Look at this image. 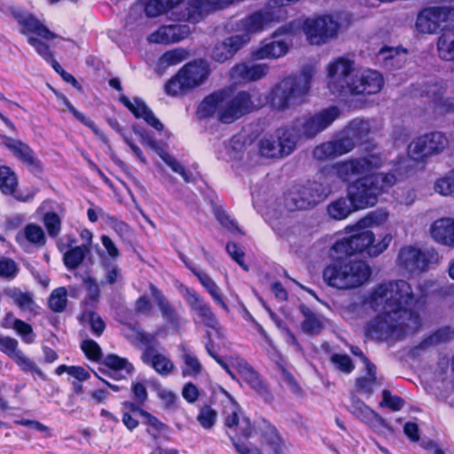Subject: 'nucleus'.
Listing matches in <instances>:
<instances>
[{
	"label": "nucleus",
	"mask_w": 454,
	"mask_h": 454,
	"mask_svg": "<svg viewBox=\"0 0 454 454\" xmlns=\"http://www.w3.org/2000/svg\"><path fill=\"white\" fill-rule=\"evenodd\" d=\"M183 1L184 0H148L145 3H137L130 8L127 22L129 24L134 22L136 18L133 19L132 16L141 15L142 10L145 11L148 17H157Z\"/></svg>",
	"instance_id": "25"
},
{
	"label": "nucleus",
	"mask_w": 454,
	"mask_h": 454,
	"mask_svg": "<svg viewBox=\"0 0 454 454\" xmlns=\"http://www.w3.org/2000/svg\"><path fill=\"white\" fill-rule=\"evenodd\" d=\"M369 131L368 121L355 119L346 128L344 136L316 146L313 150V157L317 160H326L346 154L351 152L356 143L362 141Z\"/></svg>",
	"instance_id": "7"
},
{
	"label": "nucleus",
	"mask_w": 454,
	"mask_h": 454,
	"mask_svg": "<svg viewBox=\"0 0 454 454\" xmlns=\"http://www.w3.org/2000/svg\"><path fill=\"white\" fill-rule=\"evenodd\" d=\"M364 364L367 370V376L358 378L356 386L358 391L370 396L376 385V368L368 359H364Z\"/></svg>",
	"instance_id": "43"
},
{
	"label": "nucleus",
	"mask_w": 454,
	"mask_h": 454,
	"mask_svg": "<svg viewBox=\"0 0 454 454\" xmlns=\"http://www.w3.org/2000/svg\"><path fill=\"white\" fill-rule=\"evenodd\" d=\"M231 364L237 368L240 377L257 393L268 395L269 392L265 384L260 379L258 373L239 356L231 357Z\"/></svg>",
	"instance_id": "31"
},
{
	"label": "nucleus",
	"mask_w": 454,
	"mask_h": 454,
	"mask_svg": "<svg viewBox=\"0 0 454 454\" xmlns=\"http://www.w3.org/2000/svg\"><path fill=\"white\" fill-rule=\"evenodd\" d=\"M183 353L181 358L184 362V367L182 369L183 376H197L202 371V364L199 361L198 357L188 348L183 347Z\"/></svg>",
	"instance_id": "44"
},
{
	"label": "nucleus",
	"mask_w": 454,
	"mask_h": 454,
	"mask_svg": "<svg viewBox=\"0 0 454 454\" xmlns=\"http://www.w3.org/2000/svg\"><path fill=\"white\" fill-rule=\"evenodd\" d=\"M331 190L318 182H308L306 184L294 185L284 195L283 205L286 210H306L324 200Z\"/></svg>",
	"instance_id": "11"
},
{
	"label": "nucleus",
	"mask_w": 454,
	"mask_h": 454,
	"mask_svg": "<svg viewBox=\"0 0 454 454\" xmlns=\"http://www.w3.org/2000/svg\"><path fill=\"white\" fill-rule=\"evenodd\" d=\"M141 416L144 419V424L146 426V432L157 439L166 432L167 426L161 422L159 419L152 415L147 411H141Z\"/></svg>",
	"instance_id": "46"
},
{
	"label": "nucleus",
	"mask_w": 454,
	"mask_h": 454,
	"mask_svg": "<svg viewBox=\"0 0 454 454\" xmlns=\"http://www.w3.org/2000/svg\"><path fill=\"white\" fill-rule=\"evenodd\" d=\"M18 186V180L15 173L7 166L0 167V190L3 193H13L14 188Z\"/></svg>",
	"instance_id": "47"
},
{
	"label": "nucleus",
	"mask_w": 454,
	"mask_h": 454,
	"mask_svg": "<svg viewBox=\"0 0 454 454\" xmlns=\"http://www.w3.org/2000/svg\"><path fill=\"white\" fill-rule=\"evenodd\" d=\"M300 310L303 316L301 329L305 333L317 335L325 328L326 319L322 315L313 312L305 305H301Z\"/></svg>",
	"instance_id": "35"
},
{
	"label": "nucleus",
	"mask_w": 454,
	"mask_h": 454,
	"mask_svg": "<svg viewBox=\"0 0 454 454\" xmlns=\"http://www.w3.org/2000/svg\"><path fill=\"white\" fill-rule=\"evenodd\" d=\"M81 320L84 324H89L91 333L99 337L103 333L106 328V324L101 317L94 311L87 310L84 311L81 316Z\"/></svg>",
	"instance_id": "50"
},
{
	"label": "nucleus",
	"mask_w": 454,
	"mask_h": 454,
	"mask_svg": "<svg viewBox=\"0 0 454 454\" xmlns=\"http://www.w3.org/2000/svg\"><path fill=\"white\" fill-rule=\"evenodd\" d=\"M349 411L357 419L371 427H387L385 419L382 417H380L377 412H375L359 399L352 397V403L349 407Z\"/></svg>",
	"instance_id": "32"
},
{
	"label": "nucleus",
	"mask_w": 454,
	"mask_h": 454,
	"mask_svg": "<svg viewBox=\"0 0 454 454\" xmlns=\"http://www.w3.org/2000/svg\"><path fill=\"white\" fill-rule=\"evenodd\" d=\"M151 293L159 307L162 317L168 324L169 327L176 332L179 331L181 327L186 324V320L179 315L177 310L154 286H151Z\"/></svg>",
	"instance_id": "27"
},
{
	"label": "nucleus",
	"mask_w": 454,
	"mask_h": 454,
	"mask_svg": "<svg viewBox=\"0 0 454 454\" xmlns=\"http://www.w3.org/2000/svg\"><path fill=\"white\" fill-rule=\"evenodd\" d=\"M450 145L448 137L441 131H432L412 139L407 147L408 157L417 162L440 155Z\"/></svg>",
	"instance_id": "12"
},
{
	"label": "nucleus",
	"mask_w": 454,
	"mask_h": 454,
	"mask_svg": "<svg viewBox=\"0 0 454 454\" xmlns=\"http://www.w3.org/2000/svg\"><path fill=\"white\" fill-rule=\"evenodd\" d=\"M353 253L366 251L368 255L376 257L383 253L389 246L392 236L384 234L376 239L372 231L365 230L347 237Z\"/></svg>",
	"instance_id": "18"
},
{
	"label": "nucleus",
	"mask_w": 454,
	"mask_h": 454,
	"mask_svg": "<svg viewBox=\"0 0 454 454\" xmlns=\"http://www.w3.org/2000/svg\"><path fill=\"white\" fill-rule=\"evenodd\" d=\"M388 219V213L385 210L372 212L367 217L360 221L359 224L363 226H380L384 224Z\"/></svg>",
	"instance_id": "56"
},
{
	"label": "nucleus",
	"mask_w": 454,
	"mask_h": 454,
	"mask_svg": "<svg viewBox=\"0 0 454 454\" xmlns=\"http://www.w3.org/2000/svg\"><path fill=\"white\" fill-rule=\"evenodd\" d=\"M3 294L25 312H35L38 308L30 292H23L20 288L8 286L3 290Z\"/></svg>",
	"instance_id": "33"
},
{
	"label": "nucleus",
	"mask_w": 454,
	"mask_h": 454,
	"mask_svg": "<svg viewBox=\"0 0 454 454\" xmlns=\"http://www.w3.org/2000/svg\"><path fill=\"white\" fill-rule=\"evenodd\" d=\"M184 297L189 305L191 310L194 313L193 320L215 331L219 338H223L224 334L220 324L212 311L208 303L201 298L194 290L185 288Z\"/></svg>",
	"instance_id": "17"
},
{
	"label": "nucleus",
	"mask_w": 454,
	"mask_h": 454,
	"mask_svg": "<svg viewBox=\"0 0 454 454\" xmlns=\"http://www.w3.org/2000/svg\"><path fill=\"white\" fill-rule=\"evenodd\" d=\"M43 224L50 237L56 238L61 231V218L54 212H47L43 218Z\"/></svg>",
	"instance_id": "52"
},
{
	"label": "nucleus",
	"mask_w": 454,
	"mask_h": 454,
	"mask_svg": "<svg viewBox=\"0 0 454 454\" xmlns=\"http://www.w3.org/2000/svg\"><path fill=\"white\" fill-rule=\"evenodd\" d=\"M81 348L90 360L98 361L102 357L101 348L93 340H84L81 344Z\"/></svg>",
	"instance_id": "55"
},
{
	"label": "nucleus",
	"mask_w": 454,
	"mask_h": 454,
	"mask_svg": "<svg viewBox=\"0 0 454 454\" xmlns=\"http://www.w3.org/2000/svg\"><path fill=\"white\" fill-rule=\"evenodd\" d=\"M330 360L342 372L350 373L354 370V364L348 355L333 354Z\"/></svg>",
	"instance_id": "57"
},
{
	"label": "nucleus",
	"mask_w": 454,
	"mask_h": 454,
	"mask_svg": "<svg viewBox=\"0 0 454 454\" xmlns=\"http://www.w3.org/2000/svg\"><path fill=\"white\" fill-rule=\"evenodd\" d=\"M372 276L370 265L364 260L346 259L333 262L323 271L324 281L339 290H351L366 284Z\"/></svg>",
	"instance_id": "5"
},
{
	"label": "nucleus",
	"mask_w": 454,
	"mask_h": 454,
	"mask_svg": "<svg viewBox=\"0 0 454 454\" xmlns=\"http://www.w3.org/2000/svg\"><path fill=\"white\" fill-rule=\"evenodd\" d=\"M378 310L381 313L370 320L365 327L367 336L373 340L395 341L420 325L419 316L403 317V314L387 311L386 308Z\"/></svg>",
	"instance_id": "4"
},
{
	"label": "nucleus",
	"mask_w": 454,
	"mask_h": 454,
	"mask_svg": "<svg viewBox=\"0 0 454 454\" xmlns=\"http://www.w3.org/2000/svg\"><path fill=\"white\" fill-rule=\"evenodd\" d=\"M437 258V253L433 249L423 251L409 246L400 250L397 262L403 270L415 273L425 270L428 264L436 262Z\"/></svg>",
	"instance_id": "19"
},
{
	"label": "nucleus",
	"mask_w": 454,
	"mask_h": 454,
	"mask_svg": "<svg viewBox=\"0 0 454 454\" xmlns=\"http://www.w3.org/2000/svg\"><path fill=\"white\" fill-rule=\"evenodd\" d=\"M454 26V8L445 5L422 9L417 16L415 27L422 34H436Z\"/></svg>",
	"instance_id": "13"
},
{
	"label": "nucleus",
	"mask_w": 454,
	"mask_h": 454,
	"mask_svg": "<svg viewBox=\"0 0 454 454\" xmlns=\"http://www.w3.org/2000/svg\"><path fill=\"white\" fill-rule=\"evenodd\" d=\"M13 329L17 332V333L21 336L27 343H32L35 340V334L33 333L32 326L19 319L13 321Z\"/></svg>",
	"instance_id": "58"
},
{
	"label": "nucleus",
	"mask_w": 454,
	"mask_h": 454,
	"mask_svg": "<svg viewBox=\"0 0 454 454\" xmlns=\"http://www.w3.org/2000/svg\"><path fill=\"white\" fill-rule=\"evenodd\" d=\"M10 13L20 27V33L23 35L36 34L44 39H54L58 35L49 30L47 27L33 13L25 9L11 5L8 8Z\"/></svg>",
	"instance_id": "21"
},
{
	"label": "nucleus",
	"mask_w": 454,
	"mask_h": 454,
	"mask_svg": "<svg viewBox=\"0 0 454 454\" xmlns=\"http://www.w3.org/2000/svg\"><path fill=\"white\" fill-rule=\"evenodd\" d=\"M270 67L264 63L241 62L230 71V76L236 82H255L265 77Z\"/></svg>",
	"instance_id": "24"
},
{
	"label": "nucleus",
	"mask_w": 454,
	"mask_h": 454,
	"mask_svg": "<svg viewBox=\"0 0 454 454\" xmlns=\"http://www.w3.org/2000/svg\"><path fill=\"white\" fill-rule=\"evenodd\" d=\"M380 405L388 407L392 411H396L403 408L404 401L397 395H392L388 390L385 389L382 392V401Z\"/></svg>",
	"instance_id": "59"
},
{
	"label": "nucleus",
	"mask_w": 454,
	"mask_h": 454,
	"mask_svg": "<svg viewBox=\"0 0 454 454\" xmlns=\"http://www.w3.org/2000/svg\"><path fill=\"white\" fill-rule=\"evenodd\" d=\"M419 297L404 280L384 282L377 286L366 298V303L374 310L386 308L406 316H419L413 310Z\"/></svg>",
	"instance_id": "3"
},
{
	"label": "nucleus",
	"mask_w": 454,
	"mask_h": 454,
	"mask_svg": "<svg viewBox=\"0 0 454 454\" xmlns=\"http://www.w3.org/2000/svg\"><path fill=\"white\" fill-rule=\"evenodd\" d=\"M434 189L437 193L442 196L454 198V169L436 179Z\"/></svg>",
	"instance_id": "48"
},
{
	"label": "nucleus",
	"mask_w": 454,
	"mask_h": 454,
	"mask_svg": "<svg viewBox=\"0 0 454 454\" xmlns=\"http://www.w3.org/2000/svg\"><path fill=\"white\" fill-rule=\"evenodd\" d=\"M2 143L4 146L9 148L15 154L16 157H18L22 161L27 164L33 163V153L26 144L18 140H14L8 137H4Z\"/></svg>",
	"instance_id": "42"
},
{
	"label": "nucleus",
	"mask_w": 454,
	"mask_h": 454,
	"mask_svg": "<svg viewBox=\"0 0 454 454\" xmlns=\"http://www.w3.org/2000/svg\"><path fill=\"white\" fill-rule=\"evenodd\" d=\"M313 74V68L306 67L300 75L282 80L272 90L270 100L272 106L283 111L303 104L310 89Z\"/></svg>",
	"instance_id": "6"
},
{
	"label": "nucleus",
	"mask_w": 454,
	"mask_h": 454,
	"mask_svg": "<svg viewBox=\"0 0 454 454\" xmlns=\"http://www.w3.org/2000/svg\"><path fill=\"white\" fill-rule=\"evenodd\" d=\"M137 339L145 346L142 354L144 363L151 365L160 375L167 376L170 374L175 365L168 356L157 351L155 336L139 332L137 333Z\"/></svg>",
	"instance_id": "20"
},
{
	"label": "nucleus",
	"mask_w": 454,
	"mask_h": 454,
	"mask_svg": "<svg viewBox=\"0 0 454 454\" xmlns=\"http://www.w3.org/2000/svg\"><path fill=\"white\" fill-rule=\"evenodd\" d=\"M340 28L338 18L332 15L308 18L302 27L307 40L314 45H322L336 38Z\"/></svg>",
	"instance_id": "15"
},
{
	"label": "nucleus",
	"mask_w": 454,
	"mask_h": 454,
	"mask_svg": "<svg viewBox=\"0 0 454 454\" xmlns=\"http://www.w3.org/2000/svg\"><path fill=\"white\" fill-rule=\"evenodd\" d=\"M12 358L23 370L35 372L39 375L43 374L40 369L37 368L32 361L26 357L22 352L19 351Z\"/></svg>",
	"instance_id": "64"
},
{
	"label": "nucleus",
	"mask_w": 454,
	"mask_h": 454,
	"mask_svg": "<svg viewBox=\"0 0 454 454\" xmlns=\"http://www.w3.org/2000/svg\"><path fill=\"white\" fill-rule=\"evenodd\" d=\"M454 339V328L451 326H444L438 329L432 336L429 337L430 344H438L446 342Z\"/></svg>",
	"instance_id": "61"
},
{
	"label": "nucleus",
	"mask_w": 454,
	"mask_h": 454,
	"mask_svg": "<svg viewBox=\"0 0 454 454\" xmlns=\"http://www.w3.org/2000/svg\"><path fill=\"white\" fill-rule=\"evenodd\" d=\"M168 26L171 27V35L174 43L186 38L191 34V28L188 25L173 24Z\"/></svg>",
	"instance_id": "63"
},
{
	"label": "nucleus",
	"mask_w": 454,
	"mask_h": 454,
	"mask_svg": "<svg viewBox=\"0 0 454 454\" xmlns=\"http://www.w3.org/2000/svg\"><path fill=\"white\" fill-rule=\"evenodd\" d=\"M355 210L357 209L348 196L347 198H340L331 202L327 207L329 216L334 220H343Z\"/></svg>",
	"instance_id": "38"
},
{
	"label": "nucleus",
	"mask_w": 454,
	"mask_h": 454,
	"mask_svg": "<svg viewBox=\"0 0 454 454\" xmlns=\"http://www.w3.org/2000/svg\"><path fill=\"white\" fill-rule=\"evenodd\" d=\"M355 70V64L352 60L340 57L330 62L326 67L328 87L333 94L348 95Z\"/></svg>",
	"instance_id": "16"
},
{
	"label": "nucleus",
	"mask_w": 454,
	"mask_h": 454,
	"mask_svg": "<svg viewBox=\"0 0 454 454\" xmlns=\"http://www.w3.org/2000/svg\"><path fill=\"white\" fill-rule=\"evenodd\" d=\"M120 101L135 115L136 118L143 119L148 125L152 126L156 130L163 129V124L143 100L134 98L131 101L128 97L122 95L120 98Z\"/></svg>",
	"instance_id": "30"
},
{
	"label": "nucleus",
	"mask_w": 454,
	"mask_h": 454,
	"mask_svg": "<svg viewBox=\"0 0 454 454\" xmlns=\"http://www.w3.org/2000/svg\"><path fill=\"white\" fill-rule=\"evenodd\" d=\"M27 43L31 46H33L36 52L46 61L49 62L53 58V54L51 51L49 45L42 42L38 38L34 36H28Z\"/></svg>",
	"instance_id": "62"
},
{
	"label": "nucleus",
	"mask_w": 454,
	"mask_h": 454,
	"mask_svg": "<svg viewBox=\"0 0 454 454\" xmlns=\"http://www.w3.org/2000/svg\"><path fill=\"white\" fill-rule=\"evenodd\" d=\"M18 273V267L15 262L9 258H0V277L12 279Z\"/></svg>",
	"instance_id": "60"
},
{
	"label": "nucleus",
	"mask_w": 454,
	"mask_h": 454,
	"mask_svg": "<svg viewBox=\"0 0 454 454\" xmlns=\"http://www.w3.org/2000/svg\"><path fill=\"white\" fill-rule=\"evenodd\" d=\"M186 266L192 271V273L198 278L200 284L207 289L214 301L219 304L223 309L227 310L228 307L223 301L221 296V290L215 282L205 272L197 270L190 263H188L184 258H182Z\"/></svg>",
	"instance_id": "36"
},
{
	"label": "nucleus",
	"mask_w": 454,
	"mask_h": 454,
	"mask_svg": "<svg viewBox=\"0 0 454 454\" xmlns=\"http://www.w3.org/2000/svg\"><path fill=\"white\" fill-rule=\"evenodd\" d=\"M254 97V94L247 91H240L231 97L226 90H218L201 101L197 114L201 119L216 116L221 122L231 123L260 106L261 103L255 104Z\"/></svg>",
	"instance_id": "2"
},
{
	"label": "nucleus",
	"mask_w": 454,
	"mask_h": 454,
	"mask_svg": "<svg viewBox=\"0 0 454 454\" xmlns=\"http://www.w3.org/2000/svg\"><path fill=\"white\" fill-rule=\"evenodd\" d=\"M297 145L290 127L278 129L259 141V153L265 158H283L291 154Z\"/></svg>",
	"instance_id": "14"
},
{
	"label": "nucleus",
	"mask_w": 454,
	"mask_h": 454,
	"mask_svg": "<svg viewBox=\"0 0 454 454\" xmlns=\"http://www.w3.org/2000/svg\"><path fill=\"white\" fill-rule=\"evenodd\" d=\"M16 242L25 251L34 247H41L46 242V236L43 228L35 223H28L24 229L17 232Z\"/></svg>",
	"instance_id": "28"
},
{
	"label": "nucleus",
	"mask_w": 454,
	"mask_h": 454,
	"mask_svg": "<svg viewBox=\"0 0 454 454\" xmlns=\"http://www.w3.org/2000/svg\"><path fill=\"white\" fill-rule=\"evenodd\" d=\"M223 393L227 397V404L224 408V414L226 415L224 424L228 428L227 434L237 451L239 454H261L257 448H248L245 443L236 441V438L238 440L241 438L247 439L253 432V427L247 417L239 414V407L232 397L224 390Z\"/></svg>",
	"instance_id": "9"
},
{
	"label": "nucleus",
	"mask_w": 454,
	"mask_h": 454,
	"mask_svg": "<svg viewBox=\"0 0 454 454\" xmlns=\"http://www.w3.org/2000/svg\"><path fill=\"white\" fill-rule=\"evenodd\" d=\"M189 56L186 50L176 48L165 52L159 60V65L162 68H168L172 66H176L184 61Z\"/></svg>",
	"instance_id": "45"
},
{
	"label": "nucleus",
	"mask_w": 454,
	"mask_h": 454,
	"mask_svg": "<svg viewBox=\"0 0 454 454\" xmlns=\"http://www.w3.org/2000/svg\"><path fill=\"white\" fill-rule=\"evenodd\" d=\"M211 74L210 64L203 59L191 61L179 69L165 85L168 95L177 96L206 82Z\"/></svg>",
	"instance_id": "8"
},
{
	"label": "nucleus",
	"mask_w": 454,
	"mask_h": 454,
	"mask_svg": "<svg viewBox=\"0 0 454 454\" xmlns=\"http://www.w3.org/2000/svg\"><path fill=\"white\" fill-rule=\"evenodd\" d=\"M146 145L156 150L162 160L176 173L179 174L185 183L192 182V175L186 171L184 167L172 155L168 154L162 149L157 147L156 143L153 140L146 142Z\"/></svg>",
	"instance_id": "39"
},
{
	"label": "nucleus",
	"mask_w": 454,
	"mask_h": 454,
	"mask_svg": "<svg viewBox=\"0 0 454 454\" xmlns=\"http://www.w3.org/2000/svg\"><path fill=\"white\" fill-rule=\"evenodd\" d=\"M429 232L436 243L454 248V217H442L434 221Z\"/></svg>",
	"instance_id": "29"
},
{
	"label": "nucleus",
	"mask_w": 454,
	"mask_h": 454,
	"mask_svg": "<svg viewBox=\"0 0 454 454\" xmlns=\"http://www.w3.org/2000/svg\"><path fill=\"white\" fill-rule=\"evenodd\" d=\"M148 41L160 44L174 43L171 35V27H169V26H161L148 36Z\"/></svg>",
	"instance_id": "53"
},
{
	"label": "nucleus",
	"mask_w": 454,
	"mask_h": 454,
	"mask_svg": "<svg viewBox=\"0 0 454 454\" xmlns=\"http://www.w3.org/2000/svg\"><path fill=\"white\" fill-rule=\"evenodd\" d=\"M217 418V413L209 406H204L200 409L197 416V420L200 426L206 429L211 428Z\"/></svg>",
	"instance_id": "54"
},
{
	"label": "nucleus",
	"mask_w": 454,
	"mask_h": 454,
	"mask_svg": "<svg viewBox=\"0 0 454 454\" xmlns=\"http://www.w3.org/2000/svg\"><path fill=\"white\" fill-rule=\"evenodd\" d=\"M288 51V45L284 41H271L254 48L252 51V57L254 59H275L285 56Z\"/></svg>",
	"instance_id": "34"
},
{
	"label": "nucleus",
	"mask_w": 454,
	"mask_h": 454,
	"mask_svg": "<svg viewBox=\"0 0 454 454\" xmlns=\"http://www.w3.org/2000/svg\"><path fill=\"white\" fill-rule=\"evenodd\" d=\"M67 303V291L62 286L54 289L48 299L49 307L54 312H62L66 309Z\"/></svg>",
	"instance_id": "51"
},
{
	"label": "nucleus",
	"mask_w": 454,
	"mask_h": 454,
	"mask_svg": "<svg viewBox=\"0 0 454 454\" xmlns=\"http://www.w3.org/2000/svg\"><path fill=\"white\" fill-rule=\"evenodd\" d=\"M354 254L351 247L349 246L348 238L345 237L337 240L329 250V257L333 262H344V256Z\"/></svg>",
	"instance_id": "49"
},
{
	"label": "nucleus",
	"mask_w": 454,
	"mask_h": 454,
	"mask_svg": "<svg viewBox=\"0 0 454 454\" xmlns=\"http://www.w3.org/2000/svg\"><path fill=\"white\" fill-rule=\"evenodd\" d=\"M249 40L247 35H235L218 42L212 49L211 58L218 63H223L231 59Z\"/></svg>",
	"instance_id": "23"
},
{
	"label": "nucleus",
	"mask_w": 454,
	"mask_h": 454,
	"mask_svg": "<svg viewBox=\"0 0 454 454\" xmlns=\"http://www.w3.org/2000/svg\"><path fill=\"white\" fill-rule=\"evenodd\" d=\"M384 165L383 158L377 153L350 158L333 166L335 175L343 182L353 176L358 178L348 187V196L356 209L373 207L379 197L387 192L397 182L395 171L369 175Z\"/></svg>",
	"instance_id": "1"
},
{
	"label": "nucleus",
	"mask_w": 454,
	"mask_h": 454,
	"mask_svg": "<svg viewBox=\"0 0 454 454\" xmlns=\"http://www.w3.org/2000/svg\"><path fill=\"white\" fill-rule=\"evenodd\" d=\"M382 87L383 78L381 74L377 71L368 69L362 72L359 75H355L348 94H376L381 90Z\"/></svg>",
	"instance_id": "22"
},
{
	"label": "nucleus",
	"mask_w": 454,
	"mask_h": 454,
	"mask_svg": "<svg viewBox=\"0 0 454 454\" xmlns=\"http://www.w3.org/2000/svg\"><path fill=\"white\" fill-rule=\"evenodd\" d=\"M273 12L270 10H261L254 12L249 16L240 20V28L246 32L245 35L260 33L277 21Z\"/></svg>",
	"instance_id": "26"
},
{
	"label": "nucleus",
	"mask_w": 454,
	"mask_h": 454,
	"mask_svg": "<svg viewBox=\"0 0 454 454\" xmlns=\"http://www.w3.org/2000/svg\"><path fill=\"white\" fill-rule=\"evenodd\" d=\"M340 115L337 106H329L296 119L290 126L296 141L312 139L328 129Z\"/></svg>",
	"instance_id": "10"
},
{
	"label": "nucleus",
	"mask_w": 454,
	"mask_h": 454,
	"mask_svg": "<svg viewBox=\"0 0 454 454\" xmlns=\"http://www.w3.org/2000/svg\"><path fill=\"white\" fill-rule=\"evenodd\" d=\"M104 364L113 371L111 376L116 380L125 378L134 370L127 359L116 355H108L104 360Z\"/></svg>",
	"instance_id": "37"
},
{
	"label": "nucleus",
	"mask_w": 454,
	"mask_h": 454,
	"mask_svg": "<svg viewBox=\"0 0 454 454\" xmlns=\"http://www.w3.org/2000/svg\"><path fill=\"white\" fill-rule=\"evenodd\" d=\"M437 51L442 59L454 60V29L449 28L442 33L437 41Z\"/></svg>",
	"instance_id": "40"
},
{
	"label": "nucleus",
	"mask_w": 454,
	"mask_h": 454,
	"mask_svg": "<svg viewBox=\"0 0 454 454\" xmlns=\"http://www.w3.org/2000/svg\"><path fill=\"white\" fill-rule=\"evenodd\" d=\"M89 252L90 247L87 245L74 247L63 253L64 264L68 270H74L82 264Z\"/></svg>",
	"instance_id": "41"
}]
</instances>
